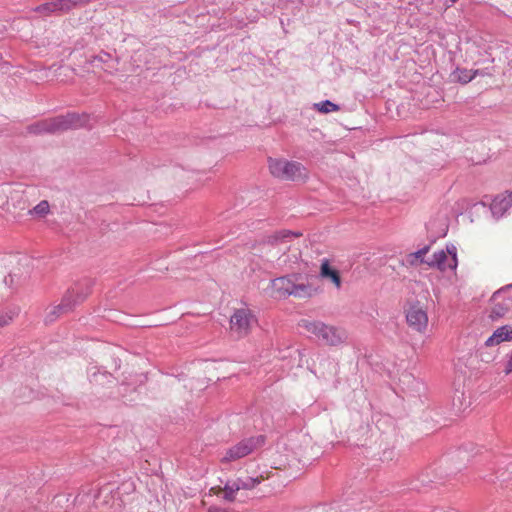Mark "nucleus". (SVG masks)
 <instances>
[{
  "instance_id": "nucleus-1",
  "label": "nucleus",
  "mask_w": 512,
  "mask_h": 512,
  "mask_svg": "<svg viewBox=\"0 0 512 512\" xmlns=\"http://www.w3.org/2000/svg\"><path fill=\"white\" fill-rule=\"evenodd\" d=\"M84 124V116L77 113H67L66 115H59L30 124L27 126V132L34 135L56 134L83 127Z\"/></svg>"
},
{
  "instance_id": "nucleus-2",
  "label": "nucleus",
  "mask_w": 512,
  "mask_h": 512,
  "mask_svg": "<svg viewBox=\"0 0 512 512\" xmlns=\"http://www.w3.org/2000/svg\"><path fill=\"white\" fill-rule=\"evenodd\" d=\"M91 292L90 281L83 284H77L69 289L59 305L53 306L45 317L46 323L54 322L60 315L72 311L74 307L82 303Z\"/></svg>"
},
{
  "instance_id": "nucleus-3",
  "label": "nucleus",
  "mask_w": 512,
  "mask_h": 512,
  "mask_svg": "<svg viewBox=\"0 0 512 512\" xmlns=\"http://www.w3.org/2000/svg\"><path fill=\"white\" fill-rule=\"evenodd\" d=\"M299 326L326 345L336 346L347 339L344 329L326 325L321 321L302 319Z\"/></svg>"
},
{
  "instance_id": "nucleus-4",
  "label": "nucleus",
  "mask_w": 512,
  "mask_h": 512,
  "mask_svg": "<svg viewBox=\"0 0 512 512\" xmlns=\"http://www.w3.org/2000/svg\"><path fill=\"white\" fill-rule=\"evenodd\" d=\"M268 167L270 173L281 180L299 181L308 178L307 169L303 164L297 161L269 157Z\"/></svg>"
},
{
  "instance_id": "nucleus-5",
  "label": "nucleus",
  "mask_w": 512,
  "mask_h": 512,
  "mask_svg": "<svg viewBox=\"0 0 512 512\" xmlns=\"http://www.w3.org/2000/svg\"><path fill=\"white\" fill-rule=\"evenodd\" d=\"M295 276H283L271 281L272 289L279 297L295 296L307 298L313 295V289L309 284L296 283Z\"/></svg>"
},
{
  "instance_id": "nucleus-6",
  "label": "nucleus",
  "mask_w": 512,
  "mask_h": 512,
  "mask_svg": "<svg viewBox=\"0 0 512 512\" xmlns=\"http://www.w3.org/2000/svg\"><path fill=\"white\" fill-rule=\"evenodd\" d=\"M265 443V436L258 435L255 437H250L243 439L233 447L229 448L226 451V454L222 457V462H232L236 461L240 458H243L250 453H252L255 449L263 446Z\"/></svg>"
},
{
  "instance_id": "nucleus-7",
  "label": "nucleus",
  "mask_w": 512,
  "mask_h": 512,
  "mask_svg": "<svg viewBox=\"0 0 512 512\" xmlns=\"http://www.w3.org/2000/svg\"><path fill=\"white\" fill-rule=\"evenodd\" d=\"M256 322L254 314L246 308L236 309L230 317V329L236 333L238 337H244Z\"/></svg>"
},
{
  "instance_id": "nucleus-8",
  "label": "nucleus",
  "mask_w": 512,
  "mask_h": 512,
  "mask_svg": "<svg viewBox=\"0 0 512 512\" xmlns=\"http://www.w3.org/2000/svg\"><path fill=\"white\" fill-rule=\"evenodd\" d=\"M406 321L408 326L419 333H424L428 326V315L426 309L419 301L412 303L406 309Z\"/></svg>"
},
{
  "instance_id": "nucleus-9",
  "label": "nucleus",
  "mask_w": 512,
  "mask_h": 512,
  "mask_svg": "<svg viewBox=\"0 0 512 512\" xmlns=\"http://www.w3.org/2000/svg\"><path fill=\"white\" fill-rule=\"evenodd\" d=\"M512 206V192L506 191L496 196L491 205L490 209L496 218H500L504 213Z\"/></svg>"
},
{
  "instance_id": "nucleus-10",
  "label": "nucleus",
  "mask_w": 512,
  "mask_h": 512,
  "mask_svg": "<svg viewBox=\"0 0 512 512\" xmlns=\"http://www.w3.org/2000/svg\"><path fill=\"white\" fill-rule=\"evenodd\" d=\"M504 341H512V326L504 325L494 331L486 340V346H493Z\"/></svg>"
},
{
  "instance_id": "nucleus-11",
  "label": "nucleus",
  "mask_w": 512,
  "mask_h": 512,
  "mask_svg": "<svg viewBox=\"0 0 512 512\" xmlns=\"http://www.w3.org/2000/svg\"><path fill=\"white\" fill-rule=\"evenodd\" d=\"M320 275L322 278L329 279L337 288L341 287L339 271L332 268L327 259H324L321 263Z\"/></svg>"
},
{
  "instance_id": "nucleus-12",
  "label": "nucleus",
  "mask_w": 512,
  "mask_h": 512,
  "mask_svg": "<svg viewBox=\"0 0 512 512\" xmlns=\"http://www.w3.org/2000/svg\"><path fill=\"white\" fill-rule=\"evenodd\" d=\"M447 260V254L444 250L435 252L431 259L421 260V263L427 264L429 267H436L441 271H445L448 265L445 264Z\"/></svg>"
},
{
  "instance_id": "nucleus-13",
  "label": "nucleus",
  "mask_w": 512,
  "mask_h": 512,
  "mask_svg": "<svg viewBox=\"0 0 512 512\" xmlns=\"http://www.w3.org/2000/svg\"><path fill=\"white\" fill-rule=\"evenodd\" d=\"M452 76L457 82H459L461 84H467L473 80V74H471V70L466 69V68L457 67L452 72Z\"/></svg>"
},
{
  "instance_id": "nucleus-14",
  "label": "nucleus",
  "mask_w": 512,
  "mask_h": 512,
  "mask_svg": "<svg viewBox=\"0 0 512 512\" xmlns=\"http://www.w3.org/2000/svg\"><path fill=\"white\" fill-rule=\"evenodd\" d=\"M299 236H301V233H299V232H293L290 230H281V231H277L273 235L269 236L268 242L273 244V243H277V242H282L285 239L290 238V237H299Z\"/></svg>"
},
{
  "instance_id": "nucleus-15",
  "label": "nucleus",
  "mask_w": 512,
  "mask_h": 512,
  "mask_svg": "<svg viewBox=\"0 0 512 512\" xmlns=\"http://www.w3.org/2000/svg\"><path fill=\"white\" fill-rule=\"evenodd\" d=\"M56 8H57L56 1H52V2H47V3L37 6L34 9V11L37 13H40L44 16H49L54 13L58 14V10H56Z\"/></svg>"
},
{
  "instance_id": "nucleus-16",
  "label": "nucleus",
  "mask_w": 512,
  "mask_h": 512,
  "mask_svg": "<svg viewBox=\"0 0 512 512\" xmlns=\"http://www.w3.org/2000/svg\"><path fill=\"white\" fill-rule=\"evenodd\" d=\"M239 490L240 488L237 480L227 482L224 487V499L233 501L235 499V493Z\"/></svg>"
},
{
  "instance_id": "nucleus-17",
  "label": "nucleus",
  "mask_w": 512,
  "mask_h": 512,
  "mask_svg": "<svg viewBox=\"0 0 512 512\" xmlns=\"http://www.w3.org/2000/svg\"><path fill=\"white\" fill-rule=\"evenodd\" d=\"M236 480H237V483L239 484L240 490L241 489H245V490L253 489L261 481L260 478H258V477H256V478H253V477L238 478Z\"/></svg>"
},
{
  "instance_id": "nucleus-18",
  "label": "nucleus",
  "mask_w": 512,
  "mask_h": 512,
  "mask_svg": "<svg viewBox=\"0 0 512 512\" xmlns=\"http://www.w3.org/2000/svg\"><path fill=\"white\" fill-rule=\"evenodd\" d=\"M316 109L321 113L335 112L339 110V106L330 100H325L315 104Z\"/></svg>"
},
{
  "instance_id": "nucleus-19",
  "label": "nucleus",
  "mask_w": 512,
  "mask_h": 512,
  "mask_svg": "<svg viewBox=\"0 0 512 512\" xmlns=\"http://www.w3.org/2000/svg\"><path fill=\"white\" fill-rule=\"evenodd\" d=\"M430 249V246H425L421 249H419L418 251L416 252H413V253H410L408 255V261L411 265H415L417 263V261H419L421 263V260H425L423 257L424 255L427 254V252L429 251Z\"/></svg>"
},
{
  "instance_id": "nucleus-20",
  "label": "nucleus",
  "mask_w": 512,
  "mask_h": 512,
  "mask_svg": "<svg viewBox=\"0 0 512 512\" xmlns=\"http://www.w3.org/2000/svg\"><path fill=\"white\" fill-rule=\"evenodd\" d=\"M56 6L58 14L68 13L72 9L76 8L75 2H73V0H56Z\"/></svg>"
},
{
  "instance_id": "nucleus-21",
  "label": "nucleus",
  "mask_w": 512,
  "mask_h": 512,
  "mask_svg": "<svg viewBox=\"0 0 512 512\" xmlns=\"http://www.w3.org/2000/svg\"><path fill=\"white\" fill-rule=\"evenodd\" d=\"M49 210H50V206H49L48 201L42 200L33 208V210L30 211V213H34L40 217H43L49 213Z\"/></svg>"
},
{
  "instance_id": "nucleus-22",
  "label": "nucleus",
  "mask_w": 512,
  "mask_h": 512,
  "mask_svg": "<svg viewBox=\"0 0 512 512\" xmlns=\"http://www.w3.org/2000/svg\"><path fill=\"white\" fill-rule=\"evenodd\" d=\"M17 311L9 310L0 312V328L7 326L17 315Z\"/></svg>"
},
{
  "instance_id": "nucleus-23",
  "label": "nucleus",
  "mask_w": 512,
  "mask_h": 512,
  "mask_svg": "<svg viewBox=\"0 0 512 512\" xmlns=\"http://www.w3.org/2000/svg\"><path fill=\"white\" fill-rule=\"evenodd\" d=\"M447 252L452 256L451 261L448 264V268L454 270L457 267L456 247L455 246L447 247Z\"/></svg>"
},
{
  "instance_id": "nucleus-24",
  "label": "nucleus",
  "mask_w": 512,
  "mask_h": 512,
  "mask_svg": "<svg viewBox=\"0 0 512 512\" xmlns=\"http://www.w3.org/2000/svg\"><path fill=\"white\" fill-rule=\"evenodd\" d=\"M507 362L505 364L504 372L505 374H509L512 372V350L506 355Z\"/></svg>"
},
{
  "instance_id": "nucleus-25",
  "label": "nucleus",
  "mask_w": 512,
  "mask_h": 512,
  "mask_svg": "<svg viewBox=\"0 0 512 512\" xmlns=\"http://www.w3.org/2000/svg\"><path fill=\"white\" fill-rule=\"evenodd\" d=\"M504 314H505V309L502 306L497 305L492 309L491 316L498 318V317H502Z\"/></svg>"
},
{
  "instance_id": "nucleus-26",
  "label": "nucleus",
  "mask_w": 512,
  "mask_h": 512,
  "mask_svg": "<svg viewBox=\"0 0 512 512\" xmlns=\"http://www.w3.org/2000/svg\"><path fill=\"white\" fill-rule=\"evenodd\" d=\"M111 58L110 54L103 53L94 57V61L106 63Z\"/></svg>"
},
{
  "instance_id": "nucleus-27",
  "label": "nucleus",
  "mask_w": 512,
  "mask_h": 512,
  "mask_svg": "<svg viewBox=\"0 0 512 512\" xmlns=\"http://www.w3.org/2000/svg\"><path fill=\"white\" fill-rule=\"evenodd\" d=\"M13 282H14V279H13V276H12L11 274H9L8 276H6V277L4 278V283H5V285H7L8 287H12Z\"/></svg>"
},
{
  "instance_id": "nucleus-28",
  "label": "nucleus",
  "mask_w": 512,
  "mask_h": 512,
  "mask_svg": "<svg viewBox=\"0 0 512 512\" xmlns=\"http://www.w3.org/2000/svg\"><path fill=\"white\" fill-rule=\"evenodd\" d=\"M90 1L91 0H73V2H75L76 7L86 5Z\"/></svg>"
},
{
  "instance_id": "nucleus-29",
  "label": "nucleus",
  "mask_w": 512,
  "mask_h": 512,
  "mask_svg": "<svg viewBox=\"0 0 512 512\" xmlns=\"http://www.w3.org/2000/svg\"><path fill=\"white\" fill-rule=\"evenodd\" d=\"M471 74H473V79L477 76V75H484V72L482 70H471Z\"/></svg>"
},
{
  "instance_id": "nucleus-30",
  "label": "nucleus",
  "mask_w": 512,
  "mask_h": 512,
  "mask_svg": "<svg viewBox=\"0 0 512 512\" xmlns=\"http://www.w3.org/2000/svg\"><path fill=\"white\" fill-rule=\"evenodd\" d=\"M458 0H446L445 1V6L447 8L451 7L454 3H456Z\"/></svg>"
},
{
  "instance_id": "nucleus-31",
  "label": "nucleus",
  "mask_w": 512,
  "mask_h": 512,
  "mask_svg": "<svg viewBox=\"0 0 512 512\" xmlns=\"http://www.w3.org/2000/svg\"><path fill=\"white\" fill-rule=\"evenodd\" d=\"M421 482H422L423 484L428 483V481H426L424 478H423V479H421ZM429 482H431V480H429Z\"/></svg>"
},
{
  "instance_id": "nucleus-32",
  "label": "nucleus",
  "mask_w": 512,
  "mask_h": 512,
  "mask_svg": "<svg viewBox=\"0 0 512 512\" xmlns=\"http://www.w3.org/2000/svg\"><path fill=\"white\" fill-rule=\"evenodd\" d=\"M505 288H506V289H510V288H512V284L507 285Z\"/></svg>"
},
{
  "instance_id": "nucleus-33",
  "label": "nucleus",
  "mask_w": 512,
  "mask_h": 512,
  "mask_svg": "<svg viewBox=\"0 0 512 512\" xmlns=\"http://www.w3.org/2000/svg\"><path fill=\"white\" fill-rule=\"evenodd\" d=\"M2 60V54L0 53V61Z\"/></svg>"
}]
</instances>
